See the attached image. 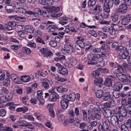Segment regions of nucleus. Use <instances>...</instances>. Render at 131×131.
Here are the masks:
<instances>
[{"mask_svg": "<svg viewBox=\"0 0 131 131\" xmlns=\"http://www.w3.org/2000/svg\"><path fill=\"white\" fill-rule=\"evenodd\" d=\"M116 77L121 81L125 84H128L131 82V76L129 74H126L122 73H117Z\"/></svg>", "mask_w": 131, "mask_h": 131, "instance_id": "obj_1", "label": "nucleus"}, {"mask_svg": "<svg viewBox=\"0 0 131 131\" xmlns=\"http://www.w3.org/2000/svg\"><path fill=\"white\" fill-rule=\"evenodd\" d=\"M100 57L101 55L99 54L90 53L87 56L88 58L90 60L88 62V64L89 65H95L97 64L98 62L95 61V59Z\"/></svg>", "mask_w": 131, "mask_h": 131, "instance_id": "obj_2", "label": "nucleus"}, {"mask_svg": "<svg viewBox=\"0 0 131 131\" xmlns=\"http://www.w3.org/2000/svg\"><path fill=\"white\" fill-rule=\"evenodd\" d=\"M28 15H35L37 14L39 15L43 16L47 14L46 11H43L42 10H40L38 8H36L34 9L33 12L29 10H24L22 13H24Z\"/></svg>", "mask_w": 131, "mask_h": 131, "instance_id": "obj_3", "label": "nucleus"}, {"mask_svg": "<svg viewBox=\"0 0 131 131\" xmlns=\"http://www.w3.org/2000/svg\"><path fill=\"white\" fill-rule=\"evenodd\" d=\"M114 3L113 0H105L104 5V12L108 13L110 10V8L113 6Z\"/></svg>", "mask_w": 131, "mask_h": 131, "instance_id": "obj_4", "label": "nucleus"}, {"mask_svg": "<svg viewBox=\"0 0 131 131\" xmlns=\"http://www.w3.org/2000/svg\"><path fill=\"white\" fill-rule=\"evenodd\" d=\"M110 125L109 120L107 119L103 122V125L100 124L99 126V129L100 131H107L109 130V127Z\"/></svg>", "mask_w": 131, "mask_h": 131, "instance_id": "obj_5", "label": "nucleus"}, {"mask_svg": "<svg viewBox=\"0 0 131 131\" xmlns=\"http://www.w3.org/2000/svg\"><path fill=\"white\" fill-rule=\"evenodd\" d=\"M98 108H94L95 113L94 114H92L90 116V118L92 120L96 119L99 120L101 118V113L98 111Z\"/></svg>", "mask_w": 131, "mask_h": 131, "instance_id": "obj_6", "label": "nucleus"}, {"mask_svg": "<svg viewBox=\"0 0 131 131\" xmlns=\"http://www.w3.org/2000/svg\"><path fill=\"white\" fill-rule=\"evenodd\" d=\"M118 112L119 114V116L125 117L127 114V109L123 106H120L118 108Z\"/></svg>", "mask_w": 131, "mask_h": 131, "instance_id": "obj_7", "label": "nucleus"}, {"mask_svg": "<svg viewBox=\"0 0 131 131\" xmlns=\"http://www.w3.org/2000/svg\"><path fill=\"white\" fill-rule=\"evenodd\" d=\"M65 44L64 45L65 49L68 51H70L72 48V47L71 45V42L70 40L69 39L66 38L64 40Z\"/></svg>", "mask_w": 131, "mask_h": 131, "instance_id": "obj_8", "label": "nucleus"}, {"mask_svg": "<svg viewBox=\"0 0 131 131\" xmlns=\"http://www.w3.org/2000/svg\"><path fill=\"white\" fill-rule=\"evenodd\" d=\"M122 84L120 82H116L114 84L113 87L114 91H119L122 88Z\"/></svg>", "mask_w": 131, "mask_h": 131, "instance_id": "obj_9", "label": "nucleus"}, {"mask_svg": "<svg viewBox=\"0 0 131 131\" xmlns=\"http://www.w3.org/2000/svg\"><path fill=\"white\" fill-rule=\"evenodd\" d=\"M111 124L114 126H116L119 124L118 117L114 115H112L111 118Z\"/></svg>", "mask_w": 131, "mask_h": 131, "instance_id": "obj_10", "label": "nucleus"}, {"mask_svg": "<svg viewBox=\"0 0 131 131\" xmlns=\"http://www.w3.org/2000/svg\"><path fill=\"white\" fill-rule=\"evenodd\" d=\"M111 97L110 92H106L103 93L102 99L103 101H107L111 99Z\"/></svg>", "mask_w": 131, "mask_h": 131, "instance_id": "obj_11", "label": "nucleus"}, {"mask_svg": "<svg viewBox=\"0 0 131 131\" xmlns=\"http://www.w3.org/2000/svg\"><path fill=\"white\" fill-rule=\"evenodd\" d=\"M120 11L121 14H125L127 11V6L125 4H121L119 7Z\"/></svg>", "mask_w": 131, "mask_h": 131, "instance_id": "obj_12", "label": "nucleus"}, {"mask_svg": "<svg viewBox=\"0 0 131 131\" xmlns=\"http://www.w3.org/2000/svg\"><path fill=\"white\" fill-rule=\"evenodd\" d=\"M59 99L58 95L53 94H50L49 97L48 98L49 100L50 101L53 102L56 101Z\"/></svg>", "mask_w": 131, "mask_h": 131, "instance_id": "obj_13", "label": "nucleus"}, {"mask_svg": "<svg viewBox=\"0 0 131 131\" xmlns=\"http://www.w3.org/2000/svg\"><path fill=\"white\" fill-rule=\"evenodd\" d=\"M103 79L100 77L95 79L94 82L95 84L99 87H101L102 85V83L103 82Z\"/></svg>", "mask_w": 131, "mask_h": 131, "instance_id": "obj_14", "label": "nucleus"}, {"mask_svg": "<svg viewBox=\"0 0 131 131\" xmlns=\"http://www.w3.org/2000/svg\"><path fill=\"white\" fill-rule=\"evenodd\" d=\"M70 101L69 100H67V101L65 100H62L60 102L62 108L64 109H66L68 106V103Z\"/></svg>", "mask_w": 131, "mask_h": 131, "instance_id": "obj_15", "label": "nucleus"}, {"mask_svg": "<svg viewBox=\"0 0 131 131\" xmlns=\"http://www.w3.org/2000/svg\"><path fill=\"white\" fill-rule=\"evenodd\" d=\"M43 81L42 82V85L46 90H47L49 88V84L50 81L47 79H44Z\"/></svg>", "mask_w": 131, "mask_h": 131, "instance_id": "obj_16", "label": "nucleus"}, {"mask_svg": "<svg viewBox=\"0 0 131 131\" xmlns=\"http://www.w3.org/2000/svg\"><path fill=\"white\" fill-rule=\"evenodd\" d=\"M13 5L14 6L16 7V8L18 9H22L23 10H22V12L21 13H23V11H24V9L23 8V4L20 3H18L16 2H15L14 3ZM25 10H26L25 9ZM24 13L25 14L24 12L23 13Z\"/></svg>", "mask_w": 131, "mask_h": 131, "instance_id": "obj_17", "label": "nucleus"}, {"mask_svg": "<svg viewBox=\"0 0 131 131\" xmlns=\"http://www.w3.org/2000/svg\"><path fill=\"white\" fill-rule=\"evenodd\" d=\"M100 71L98 70L93 71L91 74V77L93 79H95L99 78Z\"/></svg>", "mask_w": 131, "mask_h": 131, "instance_id": "obj_18", "label": "nucleus"}, {"mask_svg": "<svg viewBox=\"0 0 131 131\" xmlns=\"http://www.w3.org/2000/svg\"><path fill=\"white\" fill-rule=\"evenodd\" d=\"M112 80L111 79H110L109 78H107L104 82V84L108 86H110L112 85Z\"/></svg>", "mask_w": 131, "mask_h": 131, "instance_id": "obj_19", "label": "nucleus"}, {"mask_svg": "<svg viewBox=\"0 0 131 131\" xmlns=\"http://www.w3.org/2000/svg\"><path fill=\"white\" fill-rule=\"evenodd\" d=\"M131 18V17H129L128 18L127 17H125L123 18L121 21L122 24L125 25L128 24Z\"/></svg>", "mask_w": 131, "mask_h": 131, "instance_id": "obj_20", "label": "nucleus"}, {"mask_svg": "<svg viewBox=\"0 0 131 131\" xmlns=\"http://www.w3.org/2000/svg\"><path fill=\"white\" fill-rule=\"evenodd\" d=\"M34 29L33 26L31 25L26 26V31L27 32L32 33L34 32Z\"/></svg>", "mask_w": 131, "mask_h": 131, "instance_id": "obj_21", "label": "nucleus"}, {"mask_svg": "<svg viewBox=\"0 0 131 131\" xmlns=\"http://www.w3.org/2000/svg\"><path fill=\"white\" fill-rule=\"evenodd\" d=\"M58 73L63 75H66L68 74L67 69L64 68H62L61 69L58 70Z\"/></svg>", "mask_w": 131, "mask_h": 131, "instance_id": "obj_22", "label": "nucleus"}, {"mask_svg": "<svg viewBox=\"0 0 131 131\" xmlns=\"http://www.w3.org/2000/svg\"><path fill=\"white\" fill-rule=\"evenodd\" d=\"M104 113L105 116L106 118H109L111 115L112 112L111 110L109 109H107L105 110Z\"/></svg>", "mask_w": 131, "mask_h": 131, "instance_id": "obj_23", "label": "nucleus"}, {"mask_svg": "<svg viewBox=\"0 0 131 131\" xmlns=\"http://www.w3.org/2000/svg\"><path fill=\"white\" fill-rule=\"evenodd\" d=\"M103 93V91L102 90H99L97 92H96V95L98 99H102Z\"/></svg>", "mask_w": 131, "mask_h": 131, "instance_id": "obj_24", "label": "nucleus"}, {"mask_svg": "<svg viewBox=\"0 0 131 131\" xmlns=\"http://www.w3.org/2000/svg\"><path fill=\"white\" fill-rule=\"evenodd\" d=\"M21 79L23 82H26L29 81L30 79V78L28 75L22 76L21 77Z\"/></svg>", "mask_w": 131, "mask_h": 131, "instance_id": "obj_25", "label": "nucleus"}, {"mask_svg": "<svg viewBox=\"0 0 131 131\" xmlns=\"http://www.w3.org/2000/svg\"><path fill=\"white\" fill-rule=\"evenodd\" d=\"M7 106H10L9 109L11 110H14L15 109V104L14 102H9L6 104Z\"/></svg>", "mask_w": 131, "mask_h": 131, "instance_id": "obj_26", "label": "nucleus"}, {"mask_svg": "<svg viewBox=\"0 0 131 131\" xmlns=\"http://www.w3.org/2000/svg\"><path fill=\"white\" fill-rule=\"evenodd\" d=\"M98 34L99 36L102 39H104L106 38L107 37V35L105 33H103L101 31H99Z\"/></svg>", "mask_w": 131, "mask_h": 131, "instance_id": "obj_27", "label": "nucleus"}, {"mask_svg": "<svg viewBox=\"0 0 131 131\" xmlns=\"http://www.w3.org/2000/svg\"><path fill=\"white\" fill-rule=\"evenodd\" d=\"M28 110V108L26 107L18 108L17 109L16 111L18 112H23V113L27 112Z\"/></svg>", "mask_w": 131, "mask_h": 131, "instance_id": "obj_28", "label": "nucleus"}, {"mask_svg": "<svg viewBox=\"0 0 131 131\" xmlns=\"http://www.w3.org/2000/svg\"><path fill=\"white\" fill-rule=\"evenodd\" d=\"M13 7L10 5H8L5 7V9L9 13L12 12L13 10Z\"/></svg>", "mask_w": 131, "mask_h": 131, "instance_id": "obj_29", "label": "nucleus"}, {"mask_svg": "<svg viewBox=\"0 0 131 131\" xmlns=\"http://www.w3.org/2000/svg\"><path fill=\"white\" fill-rule=\"evenodd\" d=\"M9 93L8 90L6 88L3 87L0 90V95L4 94L5 93Z\"/></svg>", "mask_w": 131, "mask_h": 131, "instance_id": "obj_30", "label": "nucleus"}, {"mask_svg": "<svg viewBox=\"0 0 131 131\" xmlns=\"http://www.w3.org/2000/svg\"><path fill=\"white\" fill-rule=\"evenodd\" d=\"M113 94L114 97L116 99L119 98L120 96V94L119 91H114L113 92Z\"/></svg>", "mask_w": 131, "mask_h": 131, "instance_id": "obj_31", "label": "nucleus"}, {"mask_svg": "<svg viewBox=\"0 0 131 131\" xmlns=\"http://www.w3.org/2000/svg\"><path fill=\"white\" fill-rule=\"evenodd\" d=\"M76 95L73 93L69 94V98L70 101L72 102H74L76 99Z\"/></svg>", "mask_w": 131, "mask_h": 131, "instance_id": "obj_32", "label": "nucleus"}, {"mask_svg": "<svg viewBox=\"0 0 131 131\" xmlns=\"http://www.w3.org/2000/svg\"><path fill=\"white\" fill-rule=\"evenodd\" d=\"M23 52L25 53H26L27 54H29L31 52L29 48L26 47H23Z\"/></svg>", "mask_w": 131, "mask_h": 131, "instance_id": "obj_33", "label": "nucleus"}, {"mask_svg": "<svg viewBox=\"0 0 131 131\" xmlns=\"http://www.w3.org/2000/svg\"><path fill=\"white\" fill-rule=\"evenodd\" d=\"M125 124H123L121 125V129L122 131H127L128 128H130V127H128L126 124V122L124 123Z\"/></svg>", "mask_w": 131, "mask_h": 131, "instance_id": "obj_34", "label": "nucleus"}, {"mask_svg": "<svg viewBox=\"0 0 131 131\" xmlns=\"http://www.w3.org/2000/svg\"><path fill=\"white\" fill-rule=\"evenodd\" d=\"M70 61L71 65L73 66L75 65L77 63V60L73 57H71L70 58Z\"/></svg>", "mask_w": 131, "mask_h": 131, "instance_id": "obj_35", "label": "nucleus"}, {"mask_svg": "<svg viewBox=\"0 0 131 131\" xmlns=\"http://www.w3.org/2000/svg\"><path fill=\"white\" fill-rule=\"evenodd\" d=\"M10 82V81L9 79L8 78H7L4 81L3 84L4 85L7 87L9 85Z\"/></svg>", "mask_w": 131, "mask_h": 131, "instance_id": "obj_36", "label": "nucleus"}, {"mask_svg": "<svg viewBox=\"0 0 131 131\" xmlns=\"http://www.w3.org/2000/svg\"><path fill=\"white\" fill-rule=\"evenodd\" d=\"M80 41H76V43L81 48L84 49L85 48V44L83 42H81Z\"/></svg>", "mask_w": 131, "mask_h": 131, "instance_id": "obj_37", "label": "nucleus"}, {"mask_svg": "<svg viewBox=\"0 0 131 131\" xmlns=\"http://www.w3.org/2000/svg\"><path fill=\"white\" fill-rule=\"evenodd\" d=\"M80 26L81 27L83 28H85V27H87L89 28H95L96 27L94 26H87L84 23L82 22V23L80 25Z\"/></svg>", "mask_w": 131, "mask_h": 131, "instance_id": "obj_38", "label": "nucleus"}, {"mask_svg": "<svg viewBox=\"0 0 131 131\" xmlns=\"http://www.w3.org/2000/svg\"><path fill=\"white\" fill-rule=\"evenodd\" d=\"M15 19L22 22H25L26 20V18L24 17H17L15 18Z\"/></svg>", "mask_w": 131, "mask_h": 131, "instance_id": "obj_39", "label": "nucleus"}, {"mask_svg": "<svg viewBox=\"0 0 131 131\" xmlns=\"http://www.w3.org/2000/svg\"><path fill=\"white\" fill-rule=\"evenodd\" d=\"M5 96L7 101H9L12 97V95L9 92Z\"/></svg>", "mask_w": 131, "mask_h": 131, "instance_id": "obj_40", "label": "nucleus"}, {"mask_svg": "<svg viewBox=\"0 0 131 131\" xmlns=\"http://www.w3.org/2000/svg\"><path fill=\"white\" fill-rule=\"evenodd\" d=\"M36 41L37 42L41 43L42 45L45 44V43L43 40L40 37H38L36 39Z\"/></svg>", "mask_w": 131, "mask_h": 131, "instance_id": "obj_41", "label": "nucleus"}, {"mask_svg": "<svg viewBox=\"0 0 131 131\" xmlns=\"http://www.w3.org/2000/svg\"><path fill=\"white\" fill-rule=\"evenodd\" d=\"M128 56V53L127 51L124 52L122 55V58L124 59H127Z\"/></svg>", "mask_w": 131, "mask_h": 131, "instance_id": "obj_42", "label": "nucleus"}, {"mask_svg": "<svg viewBox=\"0 0 131 131\" xmlns=\"http://www.w3.org/2000/svg\"><path fill=\"white\" fill-rule=\"evenodd\" d=\"M95 4V0H89L88 2V5L89 6H94Z\"/></svg>", "mask_w": 131, "mask_h": 131, "instance_id": "obj_43", "label": "nucleus"}, {"mask_svg": "<svg viewBox=\"0 0 131 131\" xmlns=\"http://www.w3.org/2000/svg\"><path fill=\"white\" fill-rule=\"evenodd\" d=\"M51 26L53 27L52 28H50V29H49L50 31L51 32H54L57 29H58V27L55 26L54 25H50L49 26H48V27H50Z\"/></svg>", "mask_w": 131, "mask_h": 131, "instance_id": "obj_44", "label": "nucleus"}, {"mask_svg": "<svg viewBox=\"0 0 131 131\" xmlns=\"http://www.w3.org/2000/svg\"><path fill=\"white\" fill-rule=\"evenodd\" d=\"M108 101H109L111 107H114L116 106L115 102L114 100L112 99V97L111 99L109 100Z\"/></svg>", "mask_w": 131, "mask_h": 131, "instance_id": "obj_45", "label": "nucleus"}, {"mask_svg": "<svg viewBox=\"0 0 131 131\" xmlns=\"http://www.w3.org/2000/svg\"><path fill=\"white\" fill-rule=\"evenodd\" d=\"M24 117L26 118L28 120L32 121H34V119L33 117L30 115H24Z\"/></svg>", "mask_w": 131, "mask_h": 131, "instance_id": "obj_46", "label": "nucleus"}, {"mask_svg": "<svg viewBox=\"0 0 131 131\" xmlns=\"http://www.w3.org/2000/svg\"><path fill=\"white\" fill-rule=\"evenodd\" d=\"M7 101L5 96H3L0 97V104L3 103H5Z\"/></svg>", "mask_w": 131, "mask_h": 131, "instance_id": "obj_47", "label": "nucleus"}, {"mask_svg": "<svg viewBox=\"0 0 131 131\" xmlns=\"http://www.w3.org/2000/svg\"><path fill=\"white\" fill-rule=\"evenodd\" d=\"M87 126L86 123L82 122L80 124L79 128L81 129H83L85 128Z\"/></svg>", "mask_w": 131, "mask_h": 131, "instance_id": "obj_48", "label": "nucleus"}, {"mask_svg": "<svg viewBox=\"0 0 131 131\" xmlns=\"http://www.w3.org/2000/svg\"><path fill=\"white\" fill-rule=\"evenodd\" d=\"M53 54L52 53L50 50H48V51L46 53V54L44 55V56L45 57H50L51 56H52Z\"/></svg>", "mask_w": 131, "mask_h": 131, "instance_id": "obj_49", "label": "nucleus"}, {"mask_svg": "<svg viewBox=\"0 0 131 131\" xmlns=\"http://www.w3.org/2000/svg\"><path fill=\"white\" fill-rule=\"evenodd\" d=\"M53 54L52 53L50 50H48V51L46 53V54L44 55V56L45 57H50L51 56H52Z\"/></svg>", "mask_w": 131, "mask_h": 131, "instance_id": "obj_50", "label": "nucleus"}, {"mask_svg": "<svg viewBox=\"0 0 131 131\" xmlns=\"http://www.w3.org/2000/svg\"><path fill=\"white\" fill-rule=\"evenodd\" d=\"M6 114V111L4 109H1L0 110V116L2 117L5 116Z\"/></svg>", "mask_w": 131, "mask_h": 131, "instance_id": "obj_51", "label": "nucleus"}, {"mask_svg": "<svg viewBox=\"0 0 131 131\" xmlns=\"http://www.w3.org/2000/svg\"><path fill=\"white\" fill-rule=\"evenodd\" d=\"M27 46L29 47L34 48H35L36 47V44L32 42H29L27 45Z\"/></svg>", "mask_w": 131, "mask_h": 131, "instance_id": "obj_52", "label": "nucleus"}, {"mask_svg": "<svg viewBox=\"0 0 131 131\" xmlns=\"http://www.w3.org/2000/svg\"><path fill=\"white\" fill-rule=\"evenodd\" d=\"M12 80L15 82L17 84L21 83V82L20 81L19 79L17 77H16L14 78Z\"/></svg>", "mask_w": 131, "mask_h": 131, "instance_id": "obj_53", "label": "nucleus"}, {"mask_svg": "<svg viewBox=\"0 0 131 131\" xmlns=\"http://www.w3.org/2000/svg\"><path fill=\"white\" fill-rule=\"evenodd\" d=\"M110 34L111 35H114L115 34V30L112 27H110L108 28Z\"/></svg>", "mask_w": 131, "mask_h": 131, "instance_id": "obj_54", "label": "nucleus"}, {"mask_svg": "<svg viewBox=\"0 0 131 131\" xmlns=\"http://www.w3.org/2000/svg\"><path fill=\"white\" fill-rule=\"evenodd\" d=\"M37 99L38 101H39V105H43L44 104L45 101L43 98H41L40 97H38L37 98Z\"/></svg>", "mask_w": 131, "mask_h": 131, "instance_id": "obj_55", "label": "nucleus"}, {"mask_svg": "<svg viewBox=\"0 0 131 131\" xmlns=\"http://www.w3.org/2000/svg\"><path fill=\"white\" fill-rule=\"evenodd\" d=\"M113 25L112 28L116 31H118L120 29V27L118 25L113 24Z\"/></svg>", "mask_w": 131, "mask_h": 131, "instance_id": "obj_56", "label": "nucleus"}, {"mask_svg": "<svg viewBox=\"0 0 131 131\" xmlns=\"http://www.w3.org/2000/svg\"><path fill=\"white\" fill-rule=\"evenodd\" d=\"M49 113L51 116L54 118L55 117V114L52 108H50L49 110Z\"/></svg>", "mask_w": 131, "mask_h": 131, "instance_id": "obj_57", "label": "nucleus"}, {"mask_svg": "<svg viewBox=\"0 0 131 131\" xmlns=\"http://www.w3.org/2000/svg\"><path fill=\"white\" fill-rule=\"evenodd\" d=\"M65 59V56L61 55L59 57L55 59V60L56 61H58L61 60H63Z\"/></svg>", "mask_w": 131, "mask_h": 131, "instance_id": "obj_58", "label": "nucleus"}, {"mask_svg": "<svg viewBox=\"0 0 131 131\" xmlns=\"http://www.w3.org/2000/svg\"><path fill=\"white\" fill-rule=\"evenodd\" d=\"M48 49L47 48H43L40 49V51L42 54L44 55L46 54V53L48 51Z\"/></svg>", "mask_w": 131, "mask_h": 131, "instance_id": "obj_59", "label": "nucleus"}, {"mask_svg": "<svg viewBox=\"0 0 131 131\" xmlns=\"http://www.w3.org/2000/svg\"><path fill=\"white\" fill-rule=\"evenodd\" d=\"M25 33L22 31H19L18 32V35L20 37L23 38L25 37Z\"/></svg>", "mask_w": 131, "mask_h": 131, "instance_id": "obj_60", "label": "nucleus"}, {"mask_svg": "<svg viewBox=\"0 0 131 131\" xmlns=\"http://www.w3.org/2000/svg\"><path fill=\"white\" fill-rule=\"evenodd\" d=\"M110 66L113 68H115L117 66V64L116 63H113L112 62H109Z\"/></svg>", "mask_w": 131, "mask_h": 131, "instance_id": "obj_61", "label": "nucleus"}, {"mask_svg": "<svg viewBox=\"0 0 131 131\" xmlns=\"http://www.w3.org/2000/svg\"><path fill=\"white\" fill-rule=\"evenodd\" d=\"M82 113L83 114V119H86L87 117V114L85 111L83 110L82 111Z\"/></svg>", "mask_w": 131, "mask_h": 131, "instance_id": "obj_62", "label": "nucleus"}, {"mask_svg": "<svg viewBox=\"0 0 131 131\" xmlns=\"http://www.w3.org/2000/svg\"><path fill=\"white\" fill-rule=\"evenodd\" d=\"M118 67L117 68V71L118 72H122L123 71V69L122 65H117Z\"/></svg>", "mask_w": 131, "mask_h": 131, "instance_id": "obj_63", "label": "nucleus"}, {"mask_svg": "<svg viewBox=\"0 0 131 131\" xmlns=\"http://www.w3.org/2000/svg\"><path fill=\"white\" fill-rule=\"evenodd\" d=\"M126 124L128 127H130V128L131 129V119H128L126 122Z\"/></svg>", "mask_w": 131, "mask_h": 131, "instance_id": "obj_64", "label": "nucleus"}]
</instances>
